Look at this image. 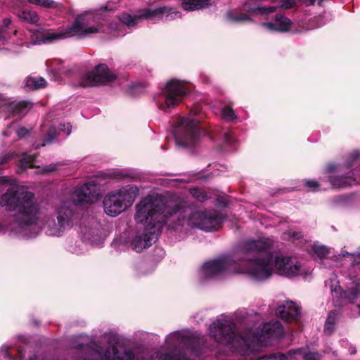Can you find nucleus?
<instances>
[{"mask_svg": "<svg viewBox=\"0 0 360 360\" xmlns=\"http://www.w3.org/2000/svg\"><path fill=\"white\" fill-rule=\"evenodd\" d=\"M274 240L262 238L247 240L238 256H224L205 262L198 271L200 282L212 278H223L236 274H245L256 281H263L274 274L292 278H307L312 272L296 257L283 253L273 254Z\"/></svg>", "mask_w": 360, "mask_h": 360, "instance_id": "obj_1", "label": "nucleus"}, {"mask_svg": "<svg viewBox=\"0 0 360 360\" xmlns=\"http://www.w3.org/2000/svg\"><path fill=\"white\" fill-rule=\"evenodd\" d=\"M180 203L179 199L167 198L158 194L148 195L137 203L134 220L138 226L130 240L131 248L137 252L148 248L165 225L177 229L179 224L172 219L176 217L179 221L182 213L176 207Z\"/></svg>", "mask_w": 360, "mask_h": 360, "instance_id": "obj_2", "label": "nucleus"}, {"mask_svg": "<svg viewBox=\"0 0 360 360\" xmlns=\"http://www.w3.org/2000/svg\"><path fill=\"white\" fill-rule=\"evenodd\" d=\"M0 179L4 184H10L0 198V205L7 210L16 212L0 221V234L8 233L27 239L36 237L41 227L37 224L38 204L34 193L15 182L11 183L6 176Z\"/></svg>", "mask_w": 360, "mask_h": 360, "instance_id": "obj_3", "label": "nucleus"}, {"mask_svg": "<svg viewBox=\"0 0 360 360\" xmlns=\"http://www.w3.org/2000/svg\"><path fill=\"white\" fill-rule=\"evenodd\" d=\"M210 333L214 340L219 344L230 345L246 355L253 352L255 347L268 344L270 338H278L283 334V328L278 321H272L263 325L257 331L247 332L244 335L236 333L235 326L230 319L221 315L210 326Z\"/></svg>", "mask_w": 360, "mask_h": 360, "instance_id": "obj_4", "label": "nucleus"}, {"mask_svg": "<svg viewBox=\"0 0 360 360\" xmlns=\"http://www.w3.org/2000/svg\"><path fill=\"white\" fill-rule=\"evenodd\" d=\"M94 22L93 16L86 13L77 16L71 24L58 32L37 30L33 35L32 44L46 43L72 37L85 38L102 32V25Z\"/></svg>", "mask_w": 360, "mask_h": 360, "instance_id": "obj_5", "label": "nucleus"}, {"mask_svg": "<svg viewBox=\"0 0 360 360\" xmlns=\"http://www.w3.org/2000/svg\"><path fill=\"white\" fill-rule=\"evenodd\" d=\"M193 339L188 330L172 332L165 337L164 345L142 360H181L186 351L192 347Z\"/></svg>", "mask_w": 360, "mask_h": 360, "instance_id": "obj_6", "label": "nucleus"}, {"mask_svg": "<svg viewBox=\"0 0 360 360\" xmlns=\"http://www.w3.org/2000/svg\"><path fill=\"white\" fill-rule=\"evenodd\" d=\"M167 198H176L181 200L179 205L176 207L182 213L178 217L173 218V221L179 224L177 229L183 226L185 223L191 227H196L200 229L211 231L217 229L221 223V218L214 212L191 211L188 207L186 202L179 196L167 197Z\"/></svg>", "mask_w": 360, "mask_h": 360, "instance_id": "obj_7", "label": "nucleus"}, {"mask_svg": "<svg viewBox=\"0 0 360 360\" xmlns=\"http://www.w3.org/2000/svg\"><path fill=\"white\" fill-rule=\"evenodd\" d=\"M75 212V210L72 206L63 201L55 210L57 222L53 217H47L41 220L40 210L38 207L37 224L41 227L39 233L44 231L46 235L51 236H61L67 229L72 226Z\"/></svg>", "mask_w": 360, "mask_h": 360, "instance_id": "obj_8", "label": "nucleus"}, {"mask_svg": "<svg viewBox=\"0 0 360 360\" xmlns=\"http://www.w3.org/2000/svg\"><path fill=\"white\" fill-rule=\"evenodd\" d=\"M138 191L136 186L127 185L109 192L103 201L105 214L114 217L124 212L134 203Z\"/></svg>", "mask_w": 360, "mask_h": 360, "instance_id": "obj_9", "label": "nucleus"}, {"mask_svg": "<svg viewBox=\"0 0 360 360\" xmlns=\"http://www.w3.org/2000/svg\"><path fill=\"white\" fill-rule=\"evenodd\" d=\"M188 92L184 81L172 79L166 82L160 92L154 97V100L159 110L169 112L182 101Z\"/></svg>", "mask_w": 360, "mask_h": 360, "instance_id": "obj_10", "label": "nucleus"}, {"mask_svg": "<svg viewBox=\"0 0 360 360\" xmlns=\"http://www.w3.org/2000/svg\"><path fill=\"white\" fill-rule=\"evenodd\" d=\"M198 120L179 117L176 122L173 134L177 145L184 147L193 146L198 138Z\"/></svg>", "mask_w": 360, "mask_h": 360, "instance_id": "obj_11", "label": "nucleus"}, {"mask_svg": "<svg viewBox=\"0 0 360 360\" xmlns=\"http://www.w3.org/2000/svg\"><path fill=\"white\" fill-rule=\"evenodd\" d=\"M99 188L95 181L77 187L72 193L71 200L65 201L73 207L82 202H94L99 198Z\"/></svg>", "mask_w": 360, "mask_h": 360, "instance_id": "obj_12", "label": "nucleus"}, {"mask_svg": "<svg viewBox=\"0 0 360 360\" xmlns=\"http://www.w3.org/2000/svg\"><path fill=\"white\" fill-rule=\"evenodd\" d=\"M115 75L105 64H100L91 72L85 73L79 85L83 87L94 86L110 82L115 79Z\"/></svg>", "mask_w": 360, "mask_h": 360, "instance_id": "obj_13", "label": "nucleus"}, {"mask_svg": "<svg viewBox=\"0 0 360 360\" xmlns=\"http://www.w3.org/2000/svg\"><path fill=\"white\" fill-rule=\"evenodd\" d=\"M244 10L248 13H240L238 11H230L226 13V18L229 21L233 22H240L250 21L251 16L254 15H266L273 13L276 10L275 6H251L250 3L244 5Z\"/></svg>", "mask_w": 360, "mask_h": 360, "instance_id": "obj_14", "label": "nucleus"}, {"mask_svg": "<svg viewBox=\"0 0 360 360\" xmlns=\"http://www.w3.org/2000/svg\"><path fill=\"white\" fill-rule=\"evenodd\" d=\"M333 281H330L333 295L340 298L343 303L352 304L360 297V284L358 282L351 281L345 290H342L338 283L334 285Z\"/></svg>", "mask_w": 360, "mask_h": 360, "instance_id": "obj_15", "label": "nucleus"}, {"mask_svg": "<svg viewBox=\"0 0 360 360\" xmlns=\"http://www.w3.org/2000/svg\"><path fill=\"white\" fill-rule=\"evenodd\" d=\"M31 108L32 103L28 101H15L0 96V109L8 114V117L25 115Z\"/></svg>", "mask_w": 360, "mask_h": 360, "instance_id": "obj_16", "label": "nucleus"}, {"mask_svg": "<svg viewBox=\"0 0 360 360\" xmlns=\"http://www.w3.org/2000/svg\"><path fill=\"white\" fill-rule=\"evenodd\" d=\"M1 41L5 45V49L13 53L20 52L21 47L24 45L28 46L23 34L16 30H14L13 34L9 37H8V33L5 30H0V41Z\"/></svg>", "mask_w": 360, "mask_h": 360, "instance_id": "obj_17", "label": "nucleus"}, {"mask_svg": "<svg viewBox=\"0 0 360 360\" xmlns=\"http://www.w3.org/2000/svg\"><path fill=\"white\" fill-rule=\"evenodd\" d=\"M141 15L154 21L161 20L164 17L166 20L169 21L181 18V13L179 11L166 6L159 7L154 10H146Z\"/></svg>", "mask_w": 360, "mask_h": 360, "instance_id": "obj_18", "label": "nucleus"}, {"mask_svg": "<svg viewBox=\"0 0 360 360\" xmlns=\"http://www.w3.org/2000/svg\"><path fill=\"white\" fill-rule=\"evenodd\" d=\"M260 25L269 32H286L292 30L293 23L285 16L276 15L274 21L263 22Z\"/></svg>", "mask_w": 360, "mask_h": 360, "instance_id": "obj_19", "label": "nucleus"}, {"mask_svg": "<svg viewBox=\"0 0 360 360\" xmlns=\"http://www.w3.org/2000/svg\"><path fill=\"white\" fill-rule=\"evenodd\" d=\"M275 312L277 316L281 317L285 321L290 322L297 319L300 310L295 302L288 301L283 304L277 306Z\"/></svg>", "mask_w": 360, "mask_h": 360, "instance_id": "obj_20", "label": "nucleus"}, {"mask_svg": "<svg viewBox=\"0 0 360 360\" xmlns=\"http://www.w3.org/2000/svg\"><path fill=\"white\" fill-rule=\"evenodd\" d=\"M71 130L72 127L70 123H60L52 126L46 135L44 143L41 144V146H44L46 143H51L52 141L57 136H68L70 134Z\"/></svg>", "mask_w": 360, "mask_h": 360, "instance_id": "obj_21", "label": "nucleus"}, {"mask_svg": "<svg viewBox=\"0 0 360 360\" xmlns=\"http://www.w3.org/2000/svg\"><path fill=\"white\" fill-rule=\"evenodd\" d=\"M328 177L333 188H344L354 184H360V180L347 176L328 175Z\"/></svg>", "mask_w": 360, "mask_h": 360, "instance_id": "obj_22", "label": "nucleus"}, {"mask_svg": "<svg viewBox=\"0 0 360 360\" xmlns=\"http://www.w3.org/2000/svg\"><path fill=\"white\" fill-rule=\"evenodd\" d=\"M294 360L300 358L303 360H319L321 354L319 352L311 351L309 348H300L292 350Z\"/></svg>", "mask_w": 360, "mask_h": 360, "instance_id": "obj_23", "label": "nucleus"}, {"mask_svg": "<svg viewBox=\"0 0 360 360\" xmlns=\"http://www.w3.org/2000/svg\"><path fill=\"white\" fill-rule=\"evenodd\" d=\"M209 0H181L182 8L187 11H193L207 7Z\"/></svg>", "mask_w": 360, "mask_h": 360, "instance_id": "obj_24", "label": "nucleus"}, {"mask_svg": "<svg viewBox=\"0 0 360 360\" xmlns=\"http://www.w3.org/2000/svg\"><path fill=\"white\" fill-rule=\"evenodd\" d=\"M46 85V82L43 77H30L25 80V86L30 89L43 88Z\"/></svg>", "mask_w": 360, "mask_h": 360, "instance_id": "obj_25", "label": "nucleus"}, {"mask_svg": "<svg viewBox=\"0 0 360 360\" xmlns=\"http://www.w3.org/2000/svg\"><path fill=\"white\" fill-rule=\"evenodd\" d=\"M13 133L16 134L19 138H23L29 134V131L25 128H17L15 124H12L9 127L6 129V131H4V136H12Z\"/></svg>", "mask_w": 360, "mask_h": 360, "instance_id": "obj_26", "label": "nucleus"}, {"mask_svg": "<svg viewBox=\"0 0 360 360\" xmlns=\"http://www.w3.org/2000/svg\"><path fill=\"white\" fill-rule=\"evenodd\" d=\"M34 155L27 154V153H22L19 158V169H25L34 167Z\"/></svg>", "mask_w": 360, "mask_h": 360, "instance_id": "obj_27", "label": "nucleus"}, {"mask_svg": "<svg viewBox=\"0 0 360 360\" xmlns=\"http://www.w3.org/2000/svg\"><path fill=\"white\" fill-rule=\"evenodd\" d=\"M295 358L292 350H291L286 354L281 353L272 354L259 357L257 360H294Z\"/></svg>", "mask_w": 360, "mask_h": 360, "instance_id": "obj_28", "label": "nucleus"}, {"mask_svg": "<svg viewBox=\"0 0 360 360\" xmlns=\"http://www.w3.org/2000/svg\"><path fill=\"white\" fill-rule=\"evenodd\" d=\"M18 17L24 21L35 24L39 20V16L35 11L23 10L18 13Z\"/></svg>", "mask_w": 360, "mask_h": 360, "instance_id": "obj_29", "label": "nucleus"}, {"mask_svg": "<svg viewBox=\"0 0 360 360\" xmlns=\"http://www.w3.org/2000/svg\"><path fill=\"white\" fill-rule=\"evenodd\" d=\"M98 231L97 229L87 230L86 227L82 228L81 233L82 234V240L89 242L92 244L95 243V237L98 236Z\"/></svg>", "mask_w": 360, "mask_h": 360, "instance_id": "obj_30", "label": "nucleus"}, {"mask_svg": "<svg viewBox=\"0 0 360 360\" xmlns=\"http://www.w3.org/2000/svg\"><path fill=\"white\" fill-rule=\"evenodd\" d=\"M311 251L317 257L323 259L330 253V248L325 245L314 244L311 247Z\"/></svg>", "mask_w": 360, "mask_h": 360, "instance_id": "obj_31", "label": "nucleus"}, {"mask_svg": "<svg viewBox=\"0 0 360 360\" xmlns=\"http://www.w3.org/2000/svg\"><path fill=\"white\" fill-rule=\"evenodd\" d=\"M0 360H22V354L20 355L19 359H15L12 358L8 353V347H2L0 349ZM30 360H46L41 356H37L32 357Z\"/></svg>", "mask_w": 360, "mask_h": 360, "instance_id": "obj_32", "label": "nucleus"}, {"mask_svg": "<svg viewBox=\"0 0 360 360\" xmlns=\"http://www.w3.org/2000/svg\"><path fill=\"white\" fill-rule=\"evenodd\" d=\"M337 320V314L335 311H330L325 323L324 331L326 333H331L334 330L335 323Z\"/></svg>", "mask_w": 360, "mask_h": 360, "instance_id": "obj_33", "label": "nucleus"}, {"mask_svg": "<svg viewBox=\"0 0 360 360\" xmlns=\"http://www.w3.org/2000/svg\"><path fill=\"white\" fill-rule=\"evenodd\" d=\"M222 117L228 121L231 122L237 118V115L233 109L229 106H225L221 110Z\"/></svg>", "mask_w": 360, "mask_h": 360, "instance_id": "obj_34", "label": "nucleus"}, {"mask_svg": "<svg viewBox=\"0 0 360 360\" xmlns=\"http://www.w3.org/2000/svg\"><path fill=\"white\" fill-rule=\"evenodd\" d=\"M27 2L44 8H56L57 4L53 0H27Z\"/></svg>", "mask_w": 360, "mask_h": 360, "instance_id": "obj_35", "label": "nucleus"}, {"mask_svg": "<svg viewBox=\"0 0 360 360\" xmlns=\"http://www.w3.org/2000/svg\"><path fill=\"white\" fill-rule=\"evenodd\" d=\"M120 20L123 24L129 27L136 24V18L127 13L122 14Z\"/></svg>", "mask_w": 360, "mask_h": 360, "instance_id": "obj_36", "label": "nucleus"}, {"mask_svg": "<svg viewBox=\"0 0 360 360\" xmlns=\"http://www.w3.org/2000/svg\"><path fill=\"white\" fill-rule=\"evenodd\" d=\"M190 193L192 195L193 198H195L198 201L200 202H202L207 198V195L198 188H191Z\"/></svg>", "mask_w": 360, "mask_h": 360, "instance_id": "obj_37", "label": "nucleus"}, {"mask_svg": "<svg viewBox=\"0 0 360 360\" xmlns=\"http://www.w3.org/2000/svg\"><path fill=\"white\" fill-rule=\"evenodd\" d=\"M302 237V233L295 230H289L283 233L284 239L298 240Z\"/></svg>", "mask_w": 360, "mask_h": 360, "instance_id": "obj_38", "label": "nucleus"}, {"mask_svg": "<svg viewBox=\"0 0 360 360\" xmlns=\"http://www.w3.org/2000/svg\"><path fill=\"white\" fill-rule=\"evenodd\" d=\"M220 136L221 138L223 139L224 142L226 144H232L234 141L232 133L229 130H224Z\"/></svg>", "mask_w": 360, "mask_h": 360, "instance_id": "obj_39", "label": "nucleus"}, {"mask_svg": "<svg viewBox=\"0 0 360 360\" xmlns=\"http://www.w3.org/2000/svg\"><path fill=\"white\" fill-rule=\"evenodd\" d=\"M49 70L54 75L58 74L59 68H58V61L56 60H49L46 62Z\"/></svg>", "mask_w": 360, "mask_h": 360, "instance_id": "obj_40", "label": "nucleus"}, {"mask_svg": "<svg viewBox=\"0 0 360 360\" xmlns=\"http://www.w3.org/2000/svg\"><path fill=\"white\" fill-rule=\"evenodd\" d=\"M305 185L311 191H318L320 184L315 180H306Z\"/></svg>", "mask_w": 360, "mask_h": 360, "instance_id": "obj_41", "label": "nucleus"}, {"mask_svg": "<svg viewBox=\"0 0 360 360\" xmlns=\"http://www.w3.org/2000/svg\"><path fill=\"white\" fill-rule=\"evenodd\" d=\"M86 250V248H85V245L84 244V242H80L79 243L78 245H75V247H72V249H71V251L73 252V253H75V254H82L83 252H84Z\"/></svg>", "mask_w": 360, "mask_h": 360, "instance_id": "obj_42", "label": "nucleus"}, {"mask_svg": "<svg viewBox=\"0 0 360 360\" xmlns=\"http://www.w3.org/2000/svg\"><path fill=\"white\" fill-rule=\"evenodd\" d=\"M341 255L342 257H351L354 262H357L359 259H360V254H350L347 252H342Z\"/></svg>", "mask_w": 360, "mask_h": 360, "instance_id": "obj_43", "label": "nucleus"}, {"mask_svg": "<svg viewBox=\"0 0 360 360\" xmlns=\"http://www.w3.org/2000/svg\"><path fill=\"white\" fill-rule=\"evenodd\" d=\"M17 155H18L15 153H11L5 155L2 159H0V165L6 162L9 160L14 158Z\"/></svg>", "mask_w": 360, "mask_h": 360, "instance_id": "obj_44", "label": "nucleus"}, {"mask_svg": "<svg viewBox=\"0 0 360 360\" xmlns=\"http://www.w3.org/2000/svg\"><path fill=\"white\" fill-rule=\"evenodd\" d=\"M192 335L193 337V340L192 342V347L190 348V349H193L195 348V344L196 343H199L200 341H201V339H203V337H199V336H196V335H194V334L192 333Z\"/></svg>", "mask_w": 360, "mask_h": 360, "instance_id": "obj_45", "label": "nucleus"}, {"mask_svg": "<svg viewBox=\"0 0 360 360\" xmlns=\"http://www.w3.org/2000/svg\"><path fill=\"white\" fill-rule=\"evenodd\" d=\"M55 169H56V165L51 164V165L43 168V172H49L54 171Z\"/></svg>", "mask_w": 360, "mask_h": 360, "instance_id": "obj_46", "label": "nucleus"}, {"mask_svg": "<svg viewBox=\"0 0 360 360\" xmlns=\"http://www.w3.org/2000/svg\"><path fill=\"white\" fill-rule=\"evenodd\" d=\"M11 22V20L9 18H6L3 20V26L7 27Z\"/></svg>", "mask_w": 360, "mask_h": 360, "instance_id": "obj_47", "label": "nucleus"}, {"mask_svg": "<svg viewBox=\"0 0 360 360\" xmlns=\"http://www.w3.org/2000/svg\"><path fill=\"white\" fill-rule=\"evenodd\" d=\"M353 155L354 156V158H357V157H359V153L358 152H354L353 153Z\"/></svg>", "mask_w": 360, "mask_h": 360, "instance_id": "obj_48", "label": "nucleus"}, {"mask_svg": "<svg viewBox=\"0 0 360 360\" xmlns=\"http://www.w3.org/2000/svg\"><path fill=\"white\" fill-rule=\"evenodd\" d=\"M330 170H331V169H330V167H328V169H327V173H328V174H330Z\"/></svg>", "mask_w": 360, "mask_h": 360, "instance_id": "obj_49", "label": "nucleus"}, {"mask_svg": "<svg viewBox=\"0 0 360 360\" xmlns=\"http://www.w3.org/2000/svg\"><path fill=\"white\" fill-rule=\"evenodd\" d=\"M357 307H358V308H359V315H360V304H358V305H357Z\"/></svg>", "mask_w": 360, "mask_h": 360, "instance_id": "obj_50", "label": "nucleus"}, {"mask_svg": "<svg viewBox=\"0 0 360 360\" xmlns=\"http://www.w3.org/2000/svg\"><path fill=\"white\" fill-rule=\"evenodd\" d=\"M310 1H311V2H314V1H315V0H310Z\"/></svg>", "mask_w": 360, "mask_h": 360, "instance_id": "obj_51", "label": "nucleus"}]
</instances>
